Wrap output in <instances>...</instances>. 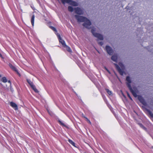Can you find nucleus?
<instances>
[{
	"mask_svg": "<svg viewBox=\"0 0 153 153\" xmlns=\"http://www.w3.org/2000/svg\"><path fill=\"white\" fill-rule=\"evenodd\" d=\"M126 80L128 82V83H127V86L133 96L135 97H137L138 99L140 102L143 105L145 106H146L147 104L144 99L140 95H137V94L138 92V90L137 88L135 87H133V88L131 87L130 85V83H131V81L129 76H127L126 77Z\"/></svg>",
	"mask_w": 153,
	"mask_h": 153,
	"instance_id": "obj_1",
	"label": "nucleus"
},
{
	"mask_svg": "<svg viewBox=\"0 0 153 153\" xmlns=\"http://www.w3.org/2000/svg\"><path fill=\"white\" fill-rule=\"evenodd\" d=\"M75 17L78 22H84L82 24L83 25L88 29H90L89 26L91 25V23L88 19L85 17L78 15H75Z\"/></svg>",
	"mask_w": 153,
	"mask_h": 153,
	"instance_id": "obj_2",
	"label": "nucleus"
},
{
	"mask_svg": "<svg viewBox=\"0 0 153 153\" xmlns=\"http://www.w3.org/2000/svg\"><path fill=\"white\" fill-rule=\"evenodd\" d=\"M95 30L92 29L91 30V32L92 33L93 35L95 37L98 38L100 40H103V36L99 33H95Z\"/></svg>",
	"mask_w": 153,
	"mask_h": 153,
	"instance_id": "obj_3",
	"label": "nucleus"
},
{
	"mask_svg": "<svg viewBox=\"0 0 153 153\" xmlns=\"http://www.w3.org/2000/svg\"><path fill=\"white\" fill-rule=\"evenodd\" d=\"M27 81L28 83L30 85L31 87L32 88L33 90L36 93H38L39 92V91L36 88L35 86L33 85L32 82L30 79H27Z\"/></svg>",
	"mask_w": 153,
	"mask_h": 153,
	"instance_id": "obj_4",
	"label": "nucleus"
},
{
	"mask_svg": "<svg viewBox=\"0 0 153 153\" xmlns=\"http://www.w3.org/2000/svg\"><path fill=\"white\" fill-rule=\"evenodd\" d=\"M75 13L79 15L83 14V11L80 8L77 7L75 8Z\"/></svg>",
	"mask_w": 153,
	"mask_h": 153,
	"instance_id": "obj_5",
	"label": "nucleus"
},
{
	"mask_svg": "<svg viewBox=\"0 0 153 153\" xmlns=\"http://www.w3.org/2000/svg\"><path fill=\"white\" fill-rule=\"evenodd\" d=\"M105 48L107 53L110 55H112L113 51L111 48L108 45L106 46Z\"/></svg>",
	"mask_w": 153,
	"mask_h": 153,
	"instance_id": "obj_6",
	"label": "nucleus"
},
{
	"mask_svg": "<svg viewBox=\"0 0 153 153\" xmlns=\"http://www.w3.org/2000/svg\"><path fill=\"white\" fill-rule=\"evenodd\" d=\"M116 67V68L119 73L121 75H123L124 74V71L121 69L120 67L117 64H114Z\"/></svg>",
	"mask_w": 153,
	"mask_h": 153,
	"instance_id": "obj_7",
	"label": "nucleus"
},
{
	"mask_svg": "<svg viewBox=\"0 0 153 153\" xmlns=\"http://www.w3.org/2000/svg\"><path fill=\"white\" fill-rule=\"evenodd\" d=\"M10 105L15 110H16L18 109V106L15 103L11 102L10 103Z\"/></svg>",
	"mask_w": 153,
	"mask_h": 153,
	"instance_id": "obj_8",
	"label": "nucleus"
},
{
	"mask_svg": "<svg viewBox=\"0 0 153 153\" xmlns=\"http://www.w3.org/2000/svg\"><path fill=\"white\" fill-rule=\"evenodd\" d=\"M9 66L14 71L16 72H18V70L16 67L11 64H10Z\"/></svg>",
	"mask_w": 153,
	"mask_h": 153,
	"instance_id": "obj_9",
	"label": "nucleus"
},
{
	"mask_svg": "<svg viewBox=\"0 0 153 153\" xmlns=\"http://www.w3.org/2000/svg\"><path fill=\"white\" fill-rule=\"evenodd\" d=\"M111 59L113 61L117 62V56L116 55H113L111 57Z\"/></svg>",
	"mask_w": 153,
	"mask_h": 153,
	"instance_id": "obj_10",
	"label": "nucleus"
},
{
	"mask_svg": "<svg viewBox=\"0 0 153 153\" xmlns=\"http://www.w3.org/2000/svg\"><path fill=\"white\" fill-rule=\"evenodd\" d=\"M59 41L60 42L62 45V46L63 47H65V46L66 45V44H65V43L64 40L62 39V38H61L60 39H59Z\"/></svg>",
	"mask_w": 153,
	"mask_h": 153,
	"instance_id": "obj_11",
	"label": "nucleus"
},
{
	"mask_svg": "<svg viewBox=\"0 0 153 153\" xmlns=\"http://www.w3.org/2000/svg\"><path fill=\"white\" fill-rule=\"evenodd\" d=\"M1 81L4 83H6L7 82V80L6 77L4 76L2 77L1 79Z\"/></svg>",
	"mask_w": 153,
	"mask_h": 153,
	"instance_id": "obj_12",
	"label": "nucleus"
},
{
	"mask_svg": "<svg viewBox=\"0 0 153 153\" xmlns=\"http://www.w3.org/2000/svg\"><path fill=\"white\" fill-rule=\"evenodd\" d=\"M72 0H62L61 1L62 3L65 4V3H69L70 4Z\"/></svg>",
	"mask_w": 153,
	"mask_h": 153,
	"instance_id": "obj_13",
	"label": "nucleus"
},
{
	"mask_svg": "<svg viewBox=\"0 0 153 153\" xmlns=\"http://www.w3.org/2000/svg\"><path fill=\"white\" fill-rule=\"evenodd\" d=\"M34 19L35 16L34 15H33L31 17V24L33 26H34Z\"/></svg>",
	"mask_w": 153,
	"mask_h": 153,
	"instance_id": "obj_14",
	"label": "nucleus"
},
{
	"mask_svg": "<svg viewBox=\"0 0 153 153\" xmlns=\"http://www.w3.org/2000/svg\"><path fill=\"white\" fill-rule=\"evenodd\" d=\"M145 110L147 111L148 113L149 114L150 116L152 117L153 118V113H152V112L150 110L147 108H145Z\"/></svg>",
	"mask_w": 153,
	"mask_h": 153,
	"instance_id": "obj_15",
	"label": "nucleus"
},
{
	"mask_svg": "<svg viewBox=\"0 0 153 153\" xmlns=\"http://www.w3.org/2000/svg\"><path fill=\"white\" fill-rule=\"evenodd\" d=\"M70 4L74 6H76L78 5V4L76 2L72 1H71V2Z\"/></svg>",
	"mask_w": 153,
	"mask_h": 153,
	"instance_id": "obj_16",
	"label": "nucleus"
},
{
	"mask_svg": "<svg viewBox=\"0 0 153 153\" xmlns=\"http://www.w3.org/2000/svg\"><path fill=\"white\" fill-rule=\"evenodd\" d=\"M64 48H65L69 52H71V48L68 46L67 45H66L65 46V47H64Z\"/></svg>",
	"mask_w": 153,
	"mask_h": 153,
	"instance_id": "obj_17",
	"label": "nucleus"
},
{
	"mask_svg": "<svg viewBox=\"0 0 153 153\" xmlns=\"http://www.w3.org/2000/svg\"><path fill=\"white\" fill-rule=\"evenodd\" d=\"M68 9L69 11L72 12L74 11V8L71 6H69L68 7Z\"/></svg>",
	"mask_w": 153,
	"mask_h": 153,
	"instance_id": "obj_18",
	"label": "nucleus"
},
{
	"mask_svg": "<svg viewBox=\"0 0 153 153\" xmlns=\"http://www.w3.org/2000/svg\"><path fill=\"white\" fill-rule=\"evenodd\" d=\"M68 141L69 142L70 144H71L73 146H75V143L72 140H71L70 139H69V140H68Z\"/></svg>",
	"mask_w": 153,
	"mask_h": 153,
	"instance_id": "obj_19",
	"label": "nucleus"
},
{
	"mask_svg": "<svg viewBox=\"0 0 153 153\" xmlns=\"http://www.w3.org/2000/svg\"><path fill=\"white\" fill-rule=\"evenodd\" d=\"M49 27L54 32H56L57 30L55 27L52 26H49Z\"/></svg>",
	"mask_w": 153,
	"mask_h": 153,
	"instance_id": "obj_20",
	"label": "nucleus"
},
{
	"mask_svg": "<svg viewBox=\"0 0 153 153\" xmlns=\"http://www.w3.org/2000/svg\"><path fill=\"white\" fill-rule=\"evenodd\" d=\"M105 90L107 93L109 95H111L112 94L111 91H110L108 89L105 88Z\"/></svg>",
	"mask_w": 153,
	"mask_h": 153,
	"instance_id": "obj_21",
	"label": "nucleus"
},
{
	"mask_svg": "<svg viewBox=\"0 0 153 153\" xmlns=\"http://www.w3.org/2000/svg\"><path fill=\"white\" fill-rule=\"evenodd\" d=\"M138 124L140 126V127L144 129V130L146 129V128L143 125L142 123H138Z\"/></svg>",
	"mask_w": 153,
	"mask_h": 153,
	"instance_id": "obj_22",
	"label": "nucleus"
},
{
	"mask_svg": "<svg viewBox=\"0 0 153 153\" xmlns=\"http://www.w3.org/2000/svg\"><path fill=\"white\" fill-rule=\"evenodd\" d=\"M48 114L51 117H53L54 116V114L53 112L51 111L48 110Z\"/></svg>",
	"mask_w": 153,
	"mask_h": 153,
	"instance_id": "obj_23",
	"label": "nucleus"
},
{
	"mask_svg": "<svg viewBox=\"0 0 153 153\" xmlns=\"http://www.w3.org/2000/svg\"><path fill=\"white\" fill-rule=\"evenodd\" d=\"M55 34L57 36L58 39H60L61 38V36H60V34L57 33V31H56V32H55Z\"/></svg>",
	"mask_w": 153,
	"mask_h": 153,
	"instance_id": "obj_24",
	"label": "nucleus"
},
{
	"mask_svg": "<svg viewBox=\"0 0 153 153\" xmlns=\"http://www.w3.org/2000/svg\"><path fill=\"white\" fill-rule=\"evenodd\" d=\"M85 117L86 119V121H87L90 124H91V121H90V120L89 119H88L86 117Z\"/></svg>",
	"mask_w": 153,
	"mask_h": 153,
	"instance_id": "obj_25",
	"label": "nucleus"
},
{
	"mask_svg": "<svg viewBox=\"0 0 153 153\" xmlns=\"http://www.w3.org/2000/svg\"><path fill=\"white\" fill-rule=\"evenodd\" d=\"M127 96H128V97H129V98L131 100H132V98L131 97L130 95L128 93H127Z\"/></svg>",
	"mask_w": 153,
	"mask_h": 153,
	"instance_id": "obj_26",
	"label": "nucleus"
},
{
	"mask_svg": "<svg viewBox=\"0 0 153 153\" xmlns=\"http://www.w3.org/2000/svg\"><path fill=\"white\" fill-rule=\"evenodd\" d=\"M58 122H59V124H60L61 125H62V126L64 125V123L61 121L59 120Z\"/></svg>",
	"mask_w": 153,
	"mask_h": 153,
	"instance_id": "obj_27",
	"label": "nucleus"
},
{
	"mask_svg": "<svg viewBox=\"0 0 153 153\" xmlns=\"http://www.w3.org/2000/svg\"><path fill=\"white\" fill-rule=\"evenodd\" d=\"M7 82H8V83H9L10 84V85H11V82L10 80H7Z\"/></svg>",
	"mask_w": 153,
	"mask_h": 153,
	"instance_id": "obj_28",
	"label": "nucleus"
},
{
	"mask_svg": "<svg viewBox=\"0 0 153 153\" xmlns=\"http://www.w3.org/2000/svg\"><path fill=\"white\" fill-rule=\"evenodd\" d=\"M0 57L2 59H3L4 58L3 57V56L2 54L0 53Z\"/></svg>",
	"mask_w": 153,
	"mask_h": 153,
	"instance_id": "obj_29",
	"label": "nucleus"
},
{
	"mask_svg": "<svg viewBox=\"0 0 153 153\" xmlns=\"http://www.w3.org/2000/svg\"><path fill=\"white\" fill-rule=\"evenodd\" d=\"M0 57L2 59H3L4 58L3 57V56L2 54L0 53Z\"/></svg>",
	"mask_w": 153,
	"mask_h": 153,
	"instance_id": "obj_30",
	"label": "nucleus"
},
{
	"mask_svg": "<svg viewBox=\"0 0 153 153\" xmlns=\"http://www.w3.org/2000/svg\"><path fill=\"white\" fill-rule=\"evenodd\" d=\"M100 44L102 45L103 44V43L102 42H100Z\"/></svg>",
	"mask_w": 153,
	"mask_h": 153,
	"instance_id": "obj_31",
	"label": "nucleus"
},
{
	"mask_svg": "<svg viewBox=\"0 0 153 153\" xmlns=\"http://www.w3.org/2000/svg\"><path fill=\"white\" fill-rule=\"evenodd\" d=\"M107 71V72H108L110 74V71H109L108 70V71Z\"/></svg>",
	"mask_w": 153,
	"mask_h": 153,
	"instance_id": "obj_32",
	"label": "nucleus"
},
{
	"mask_svg": "<svg viewBox=\"0 0 153 153\" xmlns=\"http://www.w3.org/2000/svg\"><path fill=\"white\" fill-rule=\"evenodd\" d=\"M105 68L107 71H108V70L106 67H105Z\"/></svg>",
	"mask_w": 153,
	"mask_h": 153,
	"instance_id": "obj_33",
	"label": "nucleus"
},
{
	"mask_svg": "<svg viewBox=\"0 0 153 153\" xmlns=\"http://www.w3.org/2000/svg\"><path fill=\"white\" fill-rule=\"evenodd\" d=\"M105 68L107 71H108V70L106 67H105Z\"/></svg>",
	"mask_w": 153,
	"mask_h": 153,
	"instance_id": "obj_34",
	"label": "nucleus"
},
{
	"mask_svg": "<svg viewBox=\"0 0 153 153\" xmlns=\"http://www.w3.org/2000/svg\"><path fill=\"white\" fill-rule=\"evenodd\" d=\"M105 68L107 71H108V70L106 67H105Z\"/></svg>",
	"mask_w": 153,
	"mask_h": 153,
	"instance_id": "obj_35",
	"label": "nucleus"
},
{
	"mask_svg": "<svg viewBox=\"0 0 153 153\" xmlns=\"http://www.w3.org/2000/svg\"><path fill=\"white\" fill-rule=\"evenodd\" d=\"M1 74H0V77H1Z\"/></svg>",
	"mask_w": 153,
	"mask_h": 153,
	"instance_id": "obj_36",
	"label": "nucleus"
},
{
	"mask_svg": "<svg viewBox=\"0 0 153 153\" xmlns=\"http://www.w3.org/2000/svg\"><path fill=\"white\" fill-rule=\"evenodd\" d=\"M46 110L48 111V109L47 108H46Z\"/></svg>",
	"mask_w": 153,
	"mask_h": 153,
	"instance_id": "obj_37",
	"label": "nucleus"
},
{
	"mask_svg": "<svg viewBox=\"0 0 153 153\" xmlns=\"http://www.w3.org/2000/svg\"><path fill=\"white\" fill-rule=\"evenodd\" d=\"M0 84H1V83H0Z\"/></svg>",
	"mask_w": 153,
	"mask_h": 153,
	"instance_id": "obj_38",
	"label": "nucleus"
}]
</instances>
